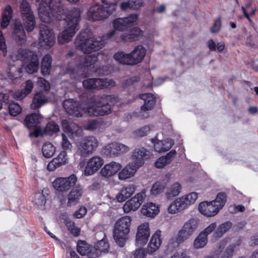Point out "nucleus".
Listing matches in <instances>:
<instances>
[{
	"mask_svg": "<svg viewBox=\"0 0 258 258\" xmlns=\"http://www.w3.org/2000/svg\"><path fill=\"white\" fill-rule=\"evenodd\" d=\"M104 40L100 37L91 36L86 31H82L75 41L76 48L84 53H90L102 48L105 45Z\"/></svg>",
	"mask_w": 258,
	"mask_h": 258,
	"instance_id": "f257e3e1",
	"label": "nucleus"
},
{
	"mask_svg": "<svg viewBox=\"0 0 258 258\" xmlns=\"http://www.w3.org/2000/svg\"><path fill=\"white\" fill-rule=\"evenodd\" d=\"M63 19L67 22L68 27L58 37V42L60 44H64L71 41L79 30L81 19L80 12L77 10L72 11Z\"/></svg>",
	"mask_w": 258,
	"mask_h": 258,
	"instance_id": "f03ea898",
	"label": "nucleus"
},
{
	"mask_svg": "<svg viewBox=\"0 0 258 258\" xmlns=\"http://www.w3.org/2000/svg\"><path fill=\"white\" fill-rule=\"evenodd\" d=\"M146 53V49L142 45H138L131 53L118 51L114 54L113 57L121 64L134 66L141 62L144 58Z\"/></svg>",
	"mask_w": 258,
	"mask_h": 258,
	"instance_id": "7ed1b4c3",
	"label": "nucleus"
},
{
	"mask_svg": "<svg viewBox=\"0 0 258 258\" xmlns=\"http://www.w3.org/2000/svg\"><path fill=\"white\" fill-rule=\"evenodd\" d=\"M132 218L125 216L121 217L115 223L113 229V237L116 243L123 247L128 239Z\"/></svg>",
	"mask_w": 258,
	"mask_h": 258,
	"instance_id": "20e7f679",
	"label": "nucleus"
},
{
	"mask_svg": "<svg viewBox=\"0 0 258 258\" xmlns=\"http://www.w3.org/2000/svg\"><path fill=\"white\" fill-rule=\"evenodd\" d=\"M62 9L60 3H54L53 0H41L38 7L41 21L49 22L51 17L59 15Z\"/></svg>",
	"mask_w": 258,
	"mask_h": 258,
	"instance_id": "39448f33",
	"label": "nucleus"
},
{
	"mask_svg": "<svg viewBox=\"0 0 258 258\" xmlns=\"http://www.w3.org/2000/svg\"><path fill=\"white\" fill-rule=\"evenodd\" d=\"M18 57L25 66V70L29 74L37 72L39 69V61L38 55L28 49L20 48L18 50Z\"/></svg>",
	"mask_w": 258,
	"mask_h": 258,
	"instance_id": "423d86ee",
	"label": "nucleus"
},
{
	"mask_svg": "<svg viewBox=\"0 0 258 258\" xmlns=\"http://www.w3.org/2000/svg\"><path fill=\"white\" fill-rule=\"evenodd\" d=\"M139 15L137 14H131L128 17L118 18L114 19L112 22L114 30H111L107 33L108 38H112L115 33V30L120 32L125 31L128 28L137 24Z\"/></svg>",
	"mask_w": 258,
	"mask_h": 258,
	"instance_id": "0eeeda50",
	"label": "nucleus"
},
{
	"mask_svg": "<svg viewBox=\"0 0 258 258\" xmlns=\"http://www.w3.org/2000/svg\"><path fill=\"white\" fill-rule=\"evenodd\" d=\"M116 6L110 4L104 7L101 5H95L90 8L87 12L88 19L90 21H100L107 18L115 10Z\"/></svg>",
	"mask_w": 258,
	"mask_h": 258,
	"instance_id": "6e6552de",
	"label": "nucleus"
},
{
	"mask_svg": "<svg viewBox=\"0 0 258 258\" xmlns=\"http://www.w3.org/2000/svg\"><path fill=\"white\" fill-rule=\"evenodd\" d=\"M98 144V140L94 136L84 137L78 143L77 154L86 157L96 150Z\"/></svg>",
	"mask_w": 258,
	"mask_h": 258,
	"instance_id": "1a4fd4ad",
	"label": "nucleus"
},
{
	"mask_svg": "<svg viewBox=\"0 0 258 258\" xmlns=\"http://www.w3.org/2000/svg\"><path fill=\"white\" fill-rule=\"evenodd\" d=\"M97 60V57L95 55H90L85 56L82 62L78 63L77 66V71L75 74V70H71V75H74L72 78L76 80H80L86 78L88 76L87 70L89 67L94 65Z\"/></svg>",
	"mask_w": 258,
	"mask_h": 258,
	"instance_id": "9d476101",
	"label": "nucleus"
},
{
	"mask_svg": "<svg viewBox=\"0 0 258 258\" xmlns=\"http://www.w3.org/2000/svg\"><path fill=\"white\" fill-rule=\"evenodd\" d=\"M102 99L97 97L94 99V106H89L86 108L85 113L89 116H104L111 113L110 104H105Z\"/></svg>",
	"mask_w": 258,
	"mask_h": 258,
	"instance_id": "9b49d317",
	"label": "nucleus"
},
{
	"mask_svg": "<svg viewBox=\"0 0 258 258\" xmlns=\"http://www.w3.org/2000/svg\"><path fill=\"white\" fill-rule=\"evenodd\" d=\"M84 88L88 90H101L115 86V82L107 78H90L82 82Z\"/></svg>",
	"mask_w": 258,
	"mask_h": 258,
	"instance_id": "f8f14e48",
	"label": "nucleus"
},
{
	"mask_svg": "<svg viewBox=\"0 0 258 258\" xmlns=\"http://www.w3.org/2000/svg\"><path fill=\"white\" fill-rule=\"evenodd\" d=\"M198 225V220L195 218L189 219L179 231L176 238V242L181 243L188 239L196 230Z\"/></svg>",
	"mask_w": 258,
	"mask_h": 258,
	"instance_id": "ddd939ff",
	"label": "nucleus"
},
{
	"mask_svg": "<svg viewBox=\"0 0 258 258\" xmlns=\"http://www.w3.org/2000/svg\"><path fill=\"white\" fill-rule=\"evenodd\" d=\"M77 181V176L72 174L68 177H57L53 181L52 185L57 191L65 192L73 187Z\"/></svg>",
	"mask_w": 258,
	"mask_h": 258,
	"instance_id": "4468645a",
	"label": "nucleus"
},
{
	"mask_svg": "<svg viewBox=\"0 0 258 258\" xmlns=\"http://www.w3.org/2000/svg\"><path fill=\"white\" fill-rule=\"evenodd\" d=\"M129 150V148L120 143H111L108 144L101 150L102 154L106 157L117 156L125 153Z\"/></svg>",
	"mask_w": 258,
	"mask_h": 258,
	"instance_id": "2eb2a0df",
	"label": "nucleus"
},
{
	"mask_svg": "<svg viewBox=\"0 0 258 258\" xmlns=\"http://www.w3.org/2000/svg\"><path fill=\"white\" fill-rule=\"evenodd\" d=\"M62 106L66 112L73 116L77 117L82 116V111H86V108H82L79 101L74 99H68L63 101Z\"/></svg>",
	"mask_w": 258,
	"mask_h": 258,
	"instance_id": "dca6fc26",
	"label": "nucleus"
},
{
	"mask_svg": "<svg viewBox=\"0 0 258 258\" xmlns=\"http://www.w3.org/2000/svg\"><path fill=\"white\" fill-rule=\"evenodd\" d=\"M39 44L41 47H50L55 42V37L52 29L44 24L40 26Z\"/></svg>",
	"mask_w": 258,
	"mask_h": 258,
	"instance_id": "f3484780",
	"label": "nucleus"
},
{
	"mask_svg": "<svg viewBox=\"0 0 258 258\" xmlns=\"http://www.w3.org/2000/svg\"><path fill=\"white\" fill-rule=\"evenodd\" d=\"M150 235V232L148 223H143L139 226L136 236V245L140 247L145 245L149 240Z\"/></svg>",
	"mask_w": 258,
	"mask_h": 258,
	"instance_id": "a211bd4d",
	"label": "nucleus"
},
{
	"mask_svg": "<svg viewBox=\"0 0 258 258\" xmlns=\"http://www.w3.org/2000/svg\"><path fill=\"white\" fill-rule=\"evenodd\" d=\"M103 159L98 156H95L89 159L85 167L83 174L85 176H90L94 174L103 165Z\"/></svg>",
	"mask_w": 258,
	"mask_h": 258,
	"instance_id": "6ab92c4d",
	"label": "nucleus"
},
{
	"mask_svg": "<svg viewBox=\"0 0 258 258\" xmlns=\"http://www.w3.org/2000/svg\"><path fill=\"white\" fill-rule=\"evenodd\" d=\"M145 197V192H141L128 200L123 206L125 213L137 210L143 203Z\"/></svg>",
	"mask_w": 258,
	"mask_h": 258,
	"instance_id": "aec40b11",
	"label": "nucleus"
},
{
	"mask_svg": "<svg viewBox=\"0 0 258 258\" xmlns=\"http://www.w3.org/2000/svg\"><path fill=\"white\" fill-rule=\"evenodd\" d=\"M149 151L144 148H136L133 152L131 163L136 168H139L145 163V159L149 156Z\"/></svg>",
	"mask_w": 258,
	"mask_h": 258,
	"instance_id": "412c9836",
	"label": "nucleus"
},
{
	"mask_svg": "<svg viewBox=\"0 0 258 258\" xmlns=\"http://www.w3.org/2000/svg\"><path fill=\"white\" fill-rule=\"evenodd\" d=\"M144 35V31L136 26L132 28L127 33L121 34L120 39L123 42H132L139 40Z\"/></svg>",
	"mask_w": 258,
	"mask_h": 258,
	"instance_id": "4be33fe9",
	"label": "nucleus"
},
{
	"mask_svg": "<svg viewBox=\"0 0 258 258\" xmlns=\"http://www.w3.org/2000/svg\"><path fill=\"white\" fill-rule=\"evenodd\" d=\"M201 213L207 217H212L216 215L220 211L218 207L213 203V201H204L201 202L198 207Z\"/></svg>",
	"mask_w": 258,
	"mask_h": 258,
	"instance_id": "5701e85b",
	"label": "nucleus"
},
{
	"mask_svg": "<svg viewBox=\"0 0 258 258\" xmlns=\"http://www.w3.org/2000/svg\"><path fill=\"white\" fill-rule=\"evenodd\" d=\"M68 160L67 153L65 151H61L57 157L48 163L47 169L49 171H53L57 168L66 164Z\"/></svg>",
	"mask_w": 258,
	"mask_h": 258,
	"instance_id": "b1692460",
	"label": "nucleus"
},
{
	"mask_svg": "<svg viewBox=\"0 0 258 258\" xmlns=\"http://www.w3.org/2000/svg\"><path fill=\"white\" fill-rule=\"evenodd\" d=\"M139 98L144 101V104L141 107V110L144 111L152 110L156 102V98L151 93L141 94Z\"/></svg>",
	"mask_w": 258,
	"mask_h": 258,
	"instance_id": "393cba45",
	"label": "nucleus"
},
{
	"mask_svg": "<svg viewBox=\"0 0 258 258\" xmlns=\"http://www.w3.org/2000/svg\"><path fill=\"white\" fill-rule=\"evenodd\" d=\"M121 168L119 163L111 162L106 164L100 170V174L104 177H109L115 174Z\"/></svg>",
	"mask_w": 258,
	"mask_h": 258,
	"instance_id": "a878e982",
	"label": "nucleus"
},
{
	"mask_svg": "<svg viewBox=\"0 0 258 258\" xmlns=\"http://www.w3.org/2000/svg\"><path fill=\"white\" fill-rule=\"evenodd\" d=\"M161 236L160 230L156 231L152 235L148 245L147 252L152 254L158 249L161 244Z\"/></svg>",
	"mask_w": 258,
	"mask_h": 258,
	"instance_id": "bb28decb",
	"label": "nucleus"
},
{
	"mask_svg": "<svg viewBox=\"0 0 258 258\" xmlns=\"http://www.w3.org/2000/svg\"><path fill=\"white\" fill-rule=\"evenodd\" d=\"M50 196V191L48 188H44L41 192H38L34 195L33 202L39 207L45 206L48 197Z\"/></svg>",
	"mask_w": 258,
	"mask_h": 258,
	"instance_id": "cd10ccee",
	"label": "nucleus"
},
{
	"mask_svg": "<svg viewBox=\"0 0 258 258\" xmlns=\"http://www.w3.org/2000/svg\"><path fill=\"white\" fill-rule=\"evenodd\" d=\"M47 102V97L43 91H39L34 95L30 105L31 108L34 110L40 108Z\"/></svg>",
	"mask_w": 258,
	"mask_h": 258,
	"instance_id": "c85d7f7f",
	"label": "nucleus"
},
{
	"mask_svg": "<svg viewBox=\"0 0 258 258\" xmlns=\"http://www.w3.org/2000/svg\"><path fill=\"white\" fill-rule=\"evenodd\" d=\"M82 195V191L80 187L73 188L68 195L67 206L71 207L76 205Z\"/></svg>",
	"mask_w": 258,
	"mask_h": 258,
	"instance_id": "c756f323",
	"label": "nucleus"
},
{
	"mask_svg": "<svg viewBox=\"0 0 258 258\" xmlns=\"http://www.w3.org/2000/svg\"><path fill=\"white\" fill-rule=\"evenodd\" d=\"M141 211L147 217H154L158 214L159 208L155 204L150 202L144 205Z\"/></svg>",
	"mask_w": 258,
	"mask_h": 258,
	"instance_id": "7c9ffc66",
	"label": "nucleus"
},
{
	"mask_svg": "<svg viewBox=\"0 0 258 258\" xmlns=\"http://www.w3.org/2000/svg\"><path fill=\"white\" fill-rule=\"evenodd\" d=\"M62 128L64 132L68 135H77L79 131L78 125L72 121L63 119L61 121Z\"/></svg>",
	"mask_w": 258,
	"mask_h": 258,
	"instance_id": "2f4dec72",
	"label": "nucleus"
},
{
	"mask_svg": "<svg viewBox=\"0 0 258 258\" xmlns=\"http://www.w3.org/2000/svg\"><path fill=\"white\" fill-rule=\"evenodd\" d=\"M135 189L136 186L134 184L124 187L116 197L117 201L119 202L125 201L135 192Z\"/></svg>",
	"mask_w": 258,
	"mask_h": 258,
	"instance_id": "473e14b6",
	"label": "nucleus"
},
{
	"mask_svg": "<svg viewBox=\"0 0 258 258\" xmlns=\"http://www.w3.org/2000/svg\"><path fill=\"white\" fill-rule=\"evenodd\" d=\"M138 168L134 166L132 163L124 167L118 173L119 179L124 180L134 176Z\"/></svg>",
	"mask_w": 258,
	"mask_h": 258,
	"instance_id": "72a5a7b5",
	"label": "nucleus"
},
{
	"mask_svg": "<svg viewBox=\"0 0 258 258\" xmlns=\"http://www.w3.org/2000/svg\"><path fill=\"white\" fill-rule=\"evenodd\" d=\"M41 118V116L36 113L28 115L25 119L26 125L29 128H33L40 123Z\"/></svg>",
	"mask_w": 258,
	"mask_h": 258,
	"instance_id": "f704fd0d",
	"label": "nucleus"
},
{
	"mask_svg": "<svg viewBox=\"0 0 258 258\" xmlns=\"http://www.w3.org/2000/svg\"><path fill=\"white\" fill-rule=\"evenodd\" d=\"M52 57L49 54H45L42 58L41 65V73L43 76L49 75L51 68Z\"/></svg>",
	"mask_w": 258,
	"mask_h": 258,
	"instance_id": "c9c22d12",
	"label": "nucleus"
},
{
	"mask_svg": "<svg viewBox=\"0 0 258 258\" xmlns=\"http://www.w3.org/2000/svg\"><path fill=\"white\" fill-rule=\"evenodd\" d=\"M13 10L10 5L6 7L2 15L1 27L2 28H6L10 24L12 18Z\"/></svg>",
	"mask_w": 258,
	"mask_h": 258,
	"instance_id": "e433bc0d",
	"label": "nucleus"
},
{
	"mask_svg": "<svg viewBox=\"0 0 258 258\" xmlns=\"http://www.w3.org/2000/svg\"><path fill=\"white\" fill-rule=\"evenodd\" d=\"M182 200L183 199L180 198L172 202L168 208V212L171 214H175L186 209L185 205Z\"/></svg>",
	"mask_w": 258,
	"mask_h": 258,
	"instance_id": "4c0bfd02",
	"label": "nucleus"
},
{
	"mask_svg": "<svg viewBox=\"0 0 258 258\" xmlns=\"http://www.w3.org/2000/svg\"><path fill=\"white\" fill-rule=\"evenodd\" d=\"M43 156L46 158L51 157L55 152V147L49 142L45 143L42 148Z\"/></svg>",
	"mask_w": 258,
	"mask_h": 258,
	"instance_id": "58836bf2",
	"label": "nucleus"
},
{
	"mask_svg": "<svg viewBox=\"0 0 258 258\" xmlns=\"http://www.w3.org/2000/svg\"><path fill=\"white\" fill-rule=\"evenodd\" d=\"M142 5V3H137L135 0H129L128 2L121 3L120 4V9L123 11H125L128 9L135 10L139 9Z\"/></svg>",
	"mask_w": 258,
	"mask_h": 258,
	"instance_id": "ea45409f",
	"label": "nucleus"
},
{
	"mask_svg": "<svg viewBox=\"0 0 258 258\" xmlns=\"http://www.w3.org/2000/svg\"><path fill=\"white\" fill-rule=\"evenodd\" d=\"M24 23V25L25 29L28 32L32 31L35 27V20L34 15H28L27 17L23 18Z\"/></svg>",
	"mask_w": 258,
	"mask_h": 258,
	"instance_id": "a19ab883",
	"label": "nucleus"
},
{
	"mask_svg": "<svg viewBox=\"0 0 258 258\" xmlns=\"http://www.w3.org/2000/svg\"><path fill=\"white\" fill-rule=\"evenodd\" d=\"M232 226L231 222H225L221 224L217 229L215 233V237H221L224 233L226 232Z\"/></svg>",
	"mask_w": 258,
	"mask_h": 258,
	"instance_id": "79ce46f5",
	"label": "nucleus"
},
{
	"mask_svg": "<svg viewBox=\"0 0 258 258\" xmlns=\"http://www.w3.org/2000/svg\"><path fill=\"white\" fill-rule=\"evenodd\" d=\"M181 189V186L179 183L175 182L173 183L166 193L167 198H170L178 196L180 192Z\"/></svg>",
	"mask_w": 258,
	"mask_h": 258,
	"instance_id": "37998d69",
	"label": "nucleus"
},
{
	"mask_svg": "<svg viewBox=\"0 0 258 258\" xmlns=\"http://www.w3.org/2000/svg\"><path fill=\"white\" fill-rule=\"evenodd\" d=\"M208 238L204 232H201L196 238L194 244L196 248H200L204 247L207 243Z\"/></svg>",
	"mask_w": 258,
	"mask_h": 258,
	"instance_id": "c03bdc74",
	"label": "nucleus"
},
{
	"mask_svg": "<svg viewBox=\"0 0 258 258\" xmlns=\"http://www.w3.org/2000/svg\"><path fill=\"white\" fill-rule=\"evenodd\" d=\"M20 11L23 18L33 15L31 7L27 0H23L21 3Z\"/></svg>",
	"mask_w": 258,
	"mask_h": 258,
	"instance_id": "a18cd8bd",
	"label": "nucleus"
},
{
	"mask_svg": "<svg viewBox=\"0 0 258 258\" xmlns=\"http://www.w3.org/2000/svg\"><path fill=\"white\" fill-rule=\"evenodd\" d=\"M198 194L193 192L181 197V199H183L182 201H183L184 204L185 205V208H186L188 206L194 204L198 199Z\"/></svg>",
	"mask_w": 258,
	"mask_h": 258,
	"instance_id": "49530a36",
	"label": "nucleus"
},
{
	"mask_svg": "<svg viewBox=\"0 0 258 258\" xmlns=\"http://www.w3.org/2000/svg\"><path fill=\"white\" fill-rule=\"evenodd\" d=\"M227 201V195L225 192H221L218 194L216 199L213 201L219 210L221 209Z\"/></svg>",
	"mask_w": 258,
	"mask_h": 258,
	"instance_id": "de8ad7c7",
	"label": "nucleus"
},
{
	"mask_svg": "<svg viewBox=\"0 0 258 258\" xmlns=\"http://www.w3.org/2000/svg\"><path fill=\"white\" fill-rule=\"evenodd\" d=\"M59 130V127L58 125L54 121H51L47 123L44 129V132L49 135H52L58 132Z\"/></svg>",
	"mask_w": 258,
	"mask_h": 258,
	"instance_id": "09e8293b",
	"label": "nucleus"
},
{
	"mask_svg": "<svg viewBox=\"0 0 258 258\" xmlns=\"http://www.w3.org/2000/svg\"><path fill=\"white\" fill-rule=\"evenodd\" d=\"M174 142L173 140H169V142H167L168 145L166 147H162L163 143H160V142H158L154 145V150L155 151L159 153L165 152L169 150L174 145Z\"/></svg>",
	"mask_w": 258,
	"mask_h": 258,
	"instance_id": "8fccbe9b",
	"label": "nucleus"
},
{
	"mask_svg": "<svg viewBox=\"0 0 258 258\" xmlns=\"http://www.w3.org/2000/svg\"><path fill=\"white\" fill-rule=\"evenodd\" d=\"M89 245L84 241L79 240L77 244V251L82 255H86L90 249Z\"/></svg>",
	"mask_w": 258,
	"mask_h": 258,
	"instance_id": "3c124183",
	"label": "nucleus"
},
{
	"mask_svg": "<svg viewBox=\"0 0 258 258\" xmlns=\"http://www.w3.org/2000/svg\"><path fill=\"white\" fill-rule=\"evenodd\" d=\"M66 225L70 233L74 236H78L80 234V229L76 226L74 222L71 220L66 221Z\"/></svg>",
	"mask_w": 258,
	"mask_h": 258,
	"instance_id": "603ef678",
	"label": "nucleus"
},
{
	"mask_svg": "<svg viewBox=\"0 0 258 258\" xmlns=\"http://www.w3.org/2000/svg\"><path fill=\"white\" fill-rule=\"evenodd\" d=\"M9 111L11 116H16L21 112L22 108L18 103L12 102L9 103Z\"/></svg>",
	"mask_w": 258,
	"mask_h": 258,
	"instance_id": "864d4df0",
	"label": "nucleus"
},
{
	"mask_svg": "<svg viewBox=\"0 0 258 258\" xmlns=\"http://www.w3.org/2000/svg\"><path fill=\"white\" fill-rule=\"evenodd\" d=\"M165 188V184L160 181L155 183L151 189L152 195H157L161 193Z\"/></svg>",
	"mask_w": 258,
	"mask_h": 258,
	"instance_id": "5fc2aeb1",
	"label": "nucleus"
},
{
	"mask_svg": "<svg viewBox=\"0 0 258 258\" xmlns=\"http://www.w3.org/2000/svg\"><path fill=\"white\" fill-rule=\"evenodd\" d=\"M150 131V126L149 125H145L139 129L135 130L133 134L136 138H142L147 135Z\"/></svg>",
	"mask_w": 258,
	"mask_h": 258,
	"instance_id": "6e6d98bb",
	"label": "nucleus"
},
{
	"mask_svg": "<svg viewBox=\"0 0 258 258\" xmlns=\"http://www.w3.org/2000/svg\"><path fill=\"white\" fill-rule=\"evenodd\" d=\"M95 246L102 252H107L109 249V244L106 239H102L96 243Z\"/></svg>",
	"mask_w": 258,
	"mask_h": 258,
	"instance_id": "4d7b16f0",
	"label": "nucleus"
},
{
	"mask_svg": "<svg viewBox=\"0 0 258 258\" xmlns=\"http://www.w3.org/2000/svg\"><path fill=\"white\" fill-rule=\"evenodd\" d=\"M98 97L104 101V103L107 104H114L117 101V97L113 95L103 94Z\"/></svg>",
	"mask_w": 258,
	"mask_h": 258,
	"instance_id": "13d9d810",
	"label": "nucleus"
},
{
	"mask_svg": "<svg viewBox=\"0 0 258 258\" xmlns=\"http://www.w3.org/2000/svg\"><path fill=\"white\" fill-rule=\"evenodd\" d=\"M140 78L138 76H133L129 79L124 80L122 82V85L123 88H127L139 82Z\"/></svg>",
	"mask_w": 258,
	"mask_h": 258,
	"instance_id": "bf43d9fd",
	"label": "nucleus"
},
{
	"mask_svg": "<svg viewBox=\"0 0 258 258\" xmlns=\"http://www.w3.org/2000/svg\"><path fill=\"white\" fill-rule=\"evenodd\" d=\"M169 158L165 156H162L158 158L155 163V166L157 168H163L165 165L170 163Z\"/></svg>",
	"mask_w": 258,
	"mask_h": 258,
	"instance_id": "052dcab7",
	"label": "nucleus"
},
{
	"mask_svg": "<svg viewBox=\"0 0 258 258\" xmlns=\"http://www.w3.org/2000/svg\"><path fill=\"white\" fill-rule=\"evenodd\" d=\"M99 127V122L95 119L89 120L86 124L84 126V128L88 131H93Z\"/></svg>",
	"mask_w": 258,
	"mask_h": 258,
	"instance_id": "680f3d73",
	"label": "nucleus"
},
{
	"mask_svg": "<svg viewBox=\"0 0 258 258\" xmlns=\"http://www.w3.org/2000/svg\"><path fill=\"white\" fill-rule=\"evenodd\" d=\"M61 147L63 149V151H65L66 152V150L71 151L72 148V144L68 140L67 137L64 134H62Z\"/></svg>",
	"mask_w": 258,
	"mask_h": 258,
	"instance_id": "e2e57ef3",
	"label": "nucleus"
},
{
	"mask_svg": "<svg viewBox=\"0 0 258 258\" xmlns=\"http://www.w3.org/2000/svg\"><path fill=\"white\" fill-rule=\"evenodd\" d=\"M101 254V252L96 246L91 247L87 254L88 258H98Z\"/></svg>",
	"mask_w": 258,
	"mask_h": 258,
	"instance_id": "0e129e2a",
	"label": "nucleus"
},
{
	"mask_svg": "<svg viewBox=\"0 0 258 258\" xmlns=\"http://www.w3.org/2000/svg\"><path fill=\"white\" fill-rule=\"evenodd\" d=\"M221 27V18H218L217 20L214 21L213 26L211 28V32L212 33L218 32Z\"/></svg>",
	"mask_w": 258,
	"mask_h": 258,
	"instance_id": "69168bd1",
	"label": "nucleus"
},
{
	"mask_svg": "<svg viewBox=\"0 0 258 258\" xmlns=\"http://www.w3.org/2000/svg\"><path fill=\"white\" fill-rule=\"evenodd\" d=\"M234 251V246L230 245L226 248L221 258H231Z\"/></svg>",
	"mask_w": 258,
	"mask_h": 258,
	"instance_id": "338daca9",
	"label": "nucleus"
},
{
	"mask_svg": "<svg viewBox=\"0 0 258 258\" xmlns=\"http://www.w3.org/2000/svg\"><path fill=\"white\" fill-rule=\"evenodd\" d=\"M146 255V251L142 248H139L136 250L132 255V258H145Z\"/></svg>",
	"mask_w": 258,
	"mask_h": 258,
	"instance_id": "774afa93",
	"label": "nucleus"
}]
</instances>
